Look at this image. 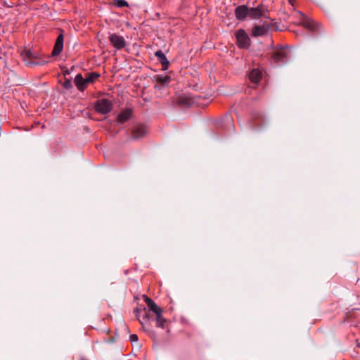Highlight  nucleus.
<instances>
[{
  "label": "nucleus",
  "mask_w": 360,
  "mask_h": 360,
  "mask_svg": "<svg viewBox=\"0 0 360 360\" xmlns=\"http://www.w3.org/2000/svg\"><path fill=\"white\" fill-rule=\"evenodd\" d=\"M143 311L144 312L143 320H141L139 319V323L141 324L142 328L144 329V328H143L144 321H148L150 319V314L146 308H143Z\"/></svg>",
  "instance_id": "obj_21"
},
{
  "label": "nucleus",
  "mask_w": 360,
  "mask_h": 360,
  "mask_svg": "<svg viewBox=\"0 0 360 360\" xmlns=\"http://www.w3.org/2000/svg\"><path fill=\"white\" fill-rule=\"evenodd\" d=\"M141 312H142V311H141V309H135L134 310V313L136 314V316L137 317H139V314H140Z\"/></svg>",
  "instance_id": "obj_25"
},
{
  "label": "nucleus",
  "mask_w": 360,
  "mask_h": 360,
  "mask_svg": "<svg viewBox=\"0 0 360 360\" xmlns=\"http://www.w3.org/2000/svg\"><path fill=\"white\" fill-rule=\"evenodd\" d=\"M235 14L238 20H244L246 16H248V8L244 5L239 6L236 8Z\"/></svg>",
  "instance_id": "obj_12"
},
{
  "label": "nucleus",
  "mask_w": 360,
  "mask_h": 360,
  "mask_svg": "<svg viewBox=\"0 0 360 360\" xmlns=\"http://www.w3.org/2000/svg\"><path fill=\"white\" fill-rule=\"evenodd\" d=\"M143 298L149 310L151 311L153 313H158L160 311V310L162 309V308L159 307L153 300H151L146 295H143Z\"/></svg>",
  "instance_id": "obj_13"
},
{
  "label": "nucleus",
  "mask_w": 360,
  "mask_h": 360,
  "mask_svg": "<svg viewBox=\"0 0 360 360\" xmlns=\"http://www.w3.org/2000/svg\"><path fill=\"white\" fill-rule=\"evenodd\" d=\"M74 82L77 88L81 91H84L88 85L87 82H86L85 78H84L81 74L76 75Z\"/></svg>",
  "instance_id": "obj_11"
},
{
  "label": "nucleus",
  "mask_w": 360,
  "mask_h": 360,
  "mask_svg": "<svg viewBox=\"0 0 360 360\" xmlns=\"http://www.w3.org/2000/svg\"><path fill=\"white\" fill-rule=\"evenodd\" d=\"M132 115V112L129 109H126L124 111L121 112L117 117L118 122L123 124L125 122L128 121Z\"/></svg>",
  "instance_id": "obj_16"
},
{
  "label": "nucleus",
  "mask_w": 360,
  "mask_h": 360,
  "mask_svg": "<svg viewBox=\"0 0 360 360\" xmlns=\"http://www.w3.org/2000/svg\"><path fill=\"white\" fill-rule=\"evenodd\" d=\"M261 77V72L258 69H253L249 75L250 79L254 83H257L260 80Z\"/></svg>",
  "instance_id": "obj_18"
},
{
  "label": "nucleus",
  "mask_w": 360,
  "mask_h": 360,
  "mask_svg": "<svg viewBox=\"0 0 360 360\" xmlns=\"http://www.w3.org/2000/svg\"><path fill=\"white\" fill-rule=\"evenodd\" d=\"M266 8L263 5H259L257 8H248V16L252 18H259L262 16H265L264 13Z\"/></svg>",
  "instance_id": "obj_7"
},
{
  "label": "nucleus",
  "mask_w": 360,
  "mask_h": 360,
  "mask_svg": "<svg viewBox=\"0 0 360 360\" xmlns=\"http://www.w3.org/2000/svg\"><path fill=\"white\" fill-rule=\"evenodd\" d=\"M129 338L130 341L132 342L138 341V336L136 334L131 335Z\"/></svg>",
  "instance_id": "obj_24"
},
{
  "label": "nucleus",
  "mask_w": 360,
  "mask_h": 360,
  "mask_svg": "<svg viewBox=\"0 0 360 360\" xmlns=\"http://www.w3.org/2000/svg\"><path fill=\"white\" fill-rule=\"evenodd\" d=\"M269 30V25L263 24L262 25H256L254 27L252 31V34L254 37H259L265 35Z\"/></svg>",
  "instance_id": "obj_10"
},
{
  "label": "nucleus",
  "mask_w": 360,
  "mask_h": 360,
  "mask_svg": "<svg viewBox=\"0 0 360 360\" xmlns=\"http://www.w3.org/2000/svg\"><path fill=\"white\" fill-rule=\"evenodd\" d=\"M21 57L25 63L29 66L40 65L45 63L44 61H39V55L37 52L31 49H25L21 53Z\"/></svg>",
  "instance_id": "obj_1"
},
{
  "label": "nucleus",
  "mask_w": 360,
  "mask_h": 360,
  "mask_svg": "<svg viewBox=\"0 0 360 360\" xmlns=\"http://www.w3.org/2000/svg\"><path fill=\"white\" fill-rule=\"evenodd\" d=\"M108 38L110 43L117 49H121L126 46V41L124 37L115 33L110 34Z\"/></svg>",
  "instance_id": "obj_4"
},
{
  "label": "nucleus",
  "mask_w": 360,
  "mask_h": 360,
  "mask_svg": "<svg viewBox=\"0 0 360 360\" xmlns=\"http://www.w3.org/2000/svg\"><path fill=\"white\" fill-rule=\"evenodd\" d=\"M95 108L98 112L106 114L111 111L112 103L108 99L101 98L96 102Z\"/></svg>",
  "instance_id": "obj_2"
},
{
  "label": "nucleus",
  "mask_w": 360,
  "mask_h": 360,
  "mask_svg": "<svg viewBox=\"0 0 360 360\" xmlns=\"http://www.w3.org/2000/svg\"><path fill=\"white\" fill-rule=\"evenodd\" d=\"M176 103L181 108H188L194 103V100L190 95L183 94L176 97Z\"/></svg>",
  "instance_id": "obj_5"
},
{
  "label": "nucleus",
  "mask_w": 360,
  "mask_h": 360,
  "mask_svg": "<svg viewBox=\"0 0 360 360\" xmlns=\"http://www.w3.org/2000/svg\"><path fill=\"white\" fill-rule=\"evenodd\" d=\"M299 14L302 17V20L300 22V25H302L304 27H305L309 30H311V31H313L316 29V25L313 20H311V19L306 17L302 13H299Z\"/></svg>",
  "instance_id": "obj_9"
},
{
  "label": "nucleus",
  "mask_w": 360,
  "mask_h": 360,
  "mask_svg": "<svg viewBox=\"0 0 360 360\" xmlns=\"http://www.w3.org/2000/svg\"><path fill=\"white\" fill-rule=\"evenodd\" d=\"M116 5L118 7L128 6V3L125 0H117Z\"/></svg>",
  "instance_id": "obj_23"
},
{
  "label": "nucleus",
  "mask_w": 360,
  "mask_h": 360,
  "mask_svg": "<svg viewBox=\"0 0 360 360\" xmlns=\"http://www.w3.org/2000/svg\"><path fill=\"white\" fill-rule=\"evenodd\" d=\"M63 41H64V37L63 33H60L56 41L53 51H52V56H58L63 49Z\"/></svg>",
  "instance_id": "obj_8"
},
{
  "label": "nucleus",
  "mask_w": 360,
  "mask_h": 360,
  "mask_svg": "<svg viewBox=\"0 0 360 360\" xmlns=\"http://www.w3.org/2000/svg\"><path fill=\"white\" fill-rule=\"evenodd\" d=\"M70 72L68 70H66L65 72H64V75H69Z\"/></svg>",
  "instance_id": "obj_26"
},
{
  "label": "nucleus",
  "mask_w": 360,
  "mask_h": 360,
  "mask_svg": "<svg viewBox=\"0 0 360 360\" xmlns=\"http://www.w3.org/2000/svg\"><path fill=\"white\" fill-rule=\"evenodd\" d=\"M100 77V75L97 72H90L86 75V82L89 84V83H93L96 79Z\"/></svg>",
  "instance_id": "obj_20"
},
{
  "label": "nucleus",
  "mask_w": 360,
  "mask_h": 360,
  "mask_svg": "<svg viewBox=\"0 0 360 360\" xmlns=\"http://www.w3.org/2000/svg\"><path fill=\"white\" fill-rule=\"evenodd\" d=\"M155 78L157 82V84L155 86V88H158V84H161L162 86L167 85L171 81V78L169 76L158 75Z\"/></svg>",
  "instance_id": "obj_19"
},
{
  "label": "nucleus",
  "mask_w": 360,
  "mask_h": 360,
  "mask_svg": "<svg viewBox=\"0 0 360 360\" xmlns=\"http://www.w3.org/2000/svg\"><path fill=\"white\" fill-rule=\"evenodd\" d=\"M288 51L284 48L274 50L271 53V58L276 63L283 62L288 57Z\"/></svg>",
  "instance_id": "obj_6"
},
{
  "label": "nucleus",
  "mask_w": 360,
  "mask_h": 360,
  "mask_svg": "<svg viewBox=\"0 0 360 360\" xmlns=\"http://www.w3.org/2000/svg\"><path fill=\"white\" fill-rule=\"evenodd\" d=\"M236 37L239 47L247 49L250 46V38L245 30H238L236 33Z\"/></svg>",
  "instance_id": "obj_3"
},
{
  "label": "nucleus",
  "mask_w": 360,
  "mask_h": 360,
  "mask_svg": "<svg viewBox=\"0 0 360 360\" xmlns=\"http://www.w3.org/2000/svg\"><path fill=\"white\" fill-rule=\"evenodd\" d=\"M147 133L146 128L143 125L137 126L132 132V137L134 139H138L143 137Z\"/></svg>",
  "instance_id": "obj_15"
},
{
  "label": "nucleus",
  "mask_w": 360,
  "mask_h": 360,
  "mask_svg": "<svg viewBox=\"0 0 360 360\" xmlns=\"http://www.w3.org/2000/svg\"><path fill=\"white\" fill-rule=\"evenodd\" d=\"M163 310H160V312L155 313V321L156 326L160 328H165V324L167 323V320L162 316Z\"/></svg>",
  "instance_id": "obj_17"
},
{
  "label": "nucleus",
  "mask_w": 360,
  "mask_h": 360,
  "mask_svg": "<svg viewBox=\"0 0 360 360\" xmlns=\"http://www.w3.org/2000/svg\"><path fill=\"white\" fill-rule=\"evenodd\" d=\"M63 86L66 89H70L72 87L71 80L70 79L65 78Z\"/></svg>",
  "instance_id": "obj_22"
},
{
  "label": "nucleus",
  "mask_w": 360,
  "mask_h": 360,
  "mask_svg": "<svg viewBox=\"0 0 360 360\" xmlns=\"http://www.w3.org/2000/svg\"><path fill=\"white\" fill-rule=\"evenodd\" d=\"M155 56L158 58L159 62L161 63L162 69L167 70L168 68L169 62L167 59L164 53L159 50L155 53Z\"/></svg>",
  "instance_id": "obj_14"
}]
</instances>
